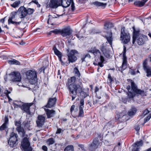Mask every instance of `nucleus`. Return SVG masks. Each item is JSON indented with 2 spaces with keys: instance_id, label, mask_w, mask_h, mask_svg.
Masks as SVG:
<instances>
[{
  "instance_id": "1",
  "label": "nucleus",
  "mask_w": 151,
  "mask_h": 151,
  "mask_svg": "<svg viewBox=\"0 0 151 151\" xmlns=\"http://www.w3.org/2000/svg\"><path fill=\"white\" fill-rule=\"evenodd\" d=\"M67 86L69 94L72 97V101L76 97L77 93H81L83 91V86L82 80L76 79L75 76L68 79Z\"/></svg>"
},
{
  "instance_id": "2",
  "label": "nucleus",
  "mask_w": 151,
  "mask_h": 151,
  "mask_svg": "<svg viewBox=\"0 0 151 151\" xmlns=\"http://www.w3.org/2000/svg\"><path fill=\"white\" fill-rule=\"evenodd\" d=\"M133 30L132 37V43L134 44L136 40L139 45H142L147 40V37L144 35L141 34L139 30H136L134 27H133Z\"/></svg>"
},
{
  "instance_id": "3",
  "label": "nucleus",
  "mask_w": 151,
  "mask_h": 151,
  "mask_svg": "<svg viewBox=\"0 0 151 151\" xmlns=\"http://www.w3.org/2000/svg\"><path fill=\"white\" fill-rule=\"evenodd\" d=\"M34 11L33 9L28 8L27 9L24 6H20L17 11L18 14L20 19H24L28 15L32 14Z\"/></svg>"
},
{
  "instance_id": "4",
  "label": "nucleus",
  "mask_w": 151,
  "mask_h": 151,
  "mask_svg": "<svg viewBox=\"0 0 151 151\" xmlns=\"http://www.w3.org/2000/svg\"><path fill=\"white\" fill-rule=\"evenodd\" d=\"M27 79L32 84L36 82L37 78V72L35 70H29L27 71L26 73Z\"/></svg>"
},
{
  "instance_id": "5",
  "label": "nucleus",
  "mask_w": 151,
  "mask_h": 151,
  "mask_svg": "<svg viewBox=\"0 0 151 151\" xmlns=\"http://www.w3.org/2000/svg\"><path fill=\"white\" fill-rule=\"evenodd\" d=\"M101 136L100 135L98 137L95 138L93 140L91 143L89 145V148L91 151H94L95 149L98 148L99 146L101 145V143L99 142V138L101 139Z\"/></svg>"
},
{
  "instance_id": "6",
  "label": "nucleus",
  "mask_w": 151,
  "mask_h": 151,
  "mask_svg": "<svg viewBox=\"0 0 151 151\" xmlns=\"http://www.w3.org/2000/svg\"><path fill=\"white\" fill-rule=\"evenodd\" d=\"M18 136L17 134L13 132L10 135V137L8 141V144L10 147H15L17 143V137Z\"/></svg>"
},
{
  "instance_id": "7",
  "label": "nucleus",
  "mask_w": 151,
  "mask_h": 151,
  "mask_svg": "<svg viewBox=\"0 0 151 151\" xmlns=\"http://www.w3.org/2000/svg\"><path fill=\"white\" fill-rule=\"evenodd\" d=\"M126 49L124 46H123V51L122 52L123 55V62L121 66L118 68V70L122 72L123 71L125 70L127 67V57L125 55Z\"/></svg>"
},
{
  "instance_id": "8",
  "label": "nucleus",
  "mask_w": 151,
  "mask_h": 151,
  "mask_svg": "<svg viewBox=\"0 0 151 151\" xmlns=\"http://www.w3.org/2000/svg\"><path fill=\"white\" fill-rule=\"evenodd\" d=\"M30 143L28 139L24 137L21 142V147L25 151H32V148L30 147Z\"/></svg>"
},
{
  "instance_id": "9",
  "label": "nucleus",
  "mask_w": 151,
  "mask_h": 151,
  "mask_svg": "<svg viewBox=\"0 0 151 151\" xmlns=\"http://www.w3.org/2000/svg\"><path fill=\"white\" fill-rule=\"evenodd\" d=\"M148 59H145L142 61V67L146 73V76L150 77L151 76V68L148 65Z\"/></svg>"
},
{
  "instance_id": "10",
  "label": "nucleus",
  "mask_w": 151,
  "mask_h": 151,
  "mask_svg": "<svg viewBox=\"0 0 151 151\" xmlns=\"http://www.w3.org/2000/svg\"><path fill=\"white\" fill-rule=\"evenodd\" d=\"M60 3L62 6L65 8L68 7L71 4L72 10L73 11L75 9V7L73 0H61Z\"/></svg>"
},
{
  "instance_id": "11",
  "label": "nucleus",
  "mask_w": 151,
  "mask_h": 151,
  "mask_svg": "<svg viewBox=\"0 0 151 151\" xmlns=\"http://www.w3.org/2000/svg\"><path fill=\"white\" fill-rule=\"evenodd\" d=\"M61 0H50L49 3L47 4V8H50L52 9L57 8L60 5V1Z\"/></svg>"
},
{
  "instance_id": "12",
  "label": "nucleus",
  "mask_w": 151,
  "mask_h": 151,
  "mask_svg": "<svg viewBox=\"0 0 151 151\" xmlns=\"http://www.w3.org/2000/svg\"><path fill=\"white\" fill-rule=\"evenodd\" d=\"M77 53V51L75 50H73L68 52L67 54L68 59L69 63L75 62L77 60V58L75 55V54Z\"/></svg>"
},
{
  "instance_id": "13",
  "label": "nucleus",
  "mask_w": 151,
  "mask_h": 151,
  "mask_svg": "<svg viewBox=\"0 0 151 151\" xmlns=\"http://www.w3.org/2000/svg\"><path fill=\"white\" fill-rule=\"evenodd\" d=\"M120 38L124 44H127L130 40L129 34L125 33L124 29L123 30V29H122Z\"/></svg>"
},
{
  "instance_id": "14",
  "label": "nucleus",
  "mask_w": 151,
  "mask_h": 151,
  "mask_svg": "<svg viewBox=\"0 0 151 151\" xmlns=\"http://www.w3.org/2000/svg\"><path fill=\"white\" fill-rule=\"evenodd\" d=\"M17 13H18L17 11H14L11 13L8 20V23L9 24H14L15 26H17L18 25L21 23V22H17L14 21L12 20V19L15 17V16H16Z\"/></svg>"
},
{
  "instance_id": "15",
  "label": "nucleus",
  "mask_w": 151,
  "mask_h": 151,
  "mask_svg": "<svg viewBox=\"0 0 151 151\" xmlns=\"http://www.w3.org/2000/svg\"><path fill=\"white\" fill-rule=\"evenodd\" d=\"M134 114H125L122 115V114H117L116 118L117 117V119L120 121H125L128 120L131 117H132L133 115Z\"/></svg>"
},
{
  "instance_id": "16",
  "label": "nucleus",
  "mask_w": 151,
  "mask_h": 151,
  "mask_svg": "<svg viewBox=\"0 0 151 151\" xmlns=\"http://www.w3.org/2000/svg\"><path fill=\"white\" fill-rule=\"evenodd\" d=\"M34 103L33 102L24 103L22 105V106H20V108L22 110L23 112L30 113L31 112L30 111V107Z\"/></svg>"
},
{
  "instance_id": "17",
  "label": "nucleus",
  "mask_w": 151,
  "mask_h": 151,
  "mask_svg": "<svg viewBox=\"0 0 151 151\" xmlns=\"http://www.w3.org/2000/svg\"><path fill=\"white\" fill-rule=\"evenodd\" d=\"M95 56V59L99 58L100 61H101L102 62H104L105 61V59L103 56V54H101L99 50L96 49L94 47V52L93 54Z\"/></svg>"
},
{
  "instance_id": "18",
  "label": "nucleus",
  "mask_w": 151,
  "mask_h": 151,
  "mask_svg": "<svg viewBox=\"0 0 151 151\" xmlns=\"http://www.w3.org/2000/svg\"><path fill=\"white\" fill-rule=\"evenodd\" d=\"M12 81L14 82H19L21 81L22 77L20 73L18 72H14L11 73Z\"/></svg>"
},
{
  "instance_id": "19",
  "label": "nucleus",
  "mask_w": 151,
  "mask_h": 151,
  "mask_svg": "<svg viewBox=\"0 0 151 151\" xmlns=\"http://www.w3.org/2000/svg\"><path fill=\"white\" fill-rule=\"evenodd\" d=\"M72 29L69 27L65 28L60 31L61 35L63 37H68L70 36L72 33Z\"/></svg>"
},
{
  "instance_id": "20",
  "label": "nucleus",
  "mask_w": 151,
  "mask_h": 151,
  "mask_svg": "<svg viewBox=\"0 0 151 151\" xmlns=\"http://www.w3.org/2000/svg\"><path fill=\"white\" fill-rule=\"evenodd\" d=\"M45 118L42 115H39L36 121V123L38 127H41L44 124Z\"/></svg>"
},
{
  "instance_id": "21",
  "label": "nucleus",
  "mask_w": 151,
  "mask_h": 151,
  "mask_svg": "<svg viewBox=\"0 0 151 151\" xmlns=\"http://www.w3.org/2000/svg\"><path fill=\"white\" fill-rule=\"evenodd\" d=\"M56 101V99L55 98H50L46 106V107L47 108H50L54 106L55 104Z\"/></svg>"
},
{
  "instance_id": "22",
  "label": "nucleus",
  "mask_w": 151,
  "mask_h": 151,
  "mask_svg": "<svg viewBox=\"0 0 151 151\" xmlns=\"http://www.w3.org/2000/svg\"><path fill=\"white\" fill-rule=\"evenodd\" d=\"M2 121L4 122V123L0 127V130H1L4 129L6 127V125L8 123L9 121L8 117L5 116V117H3Z\"/></svg>"
},
{
  "instance_id": "23",
  "label": "nucleus",
  "mask_w": 151,
  "mask_h": 151,
  "mask_svg": "<svg viewBox=\"0 0 151 151\" xmlns=\"http://www.w3.org/2000/svg\"><path fill=\"white\" fill-rule=\"evenodd\" d=\"M106 37L109 44L111 45L112 41V33H110L108 34L106 36Z\"/></svg>"
},
{
  "instance_id": "24",
  "label": "nucleus",
  "mask_w": 151,
  "mask_h": 151,
  "mask_svg": "<svg viewBox=\"0 0 151 151\" xmlns=\"http://www.w3.org/2000/svg\"><path fill=\"white\" fill-rule=\"evenodd\" d=\"M127 81L128 82H129L130 83L131 86V88L133 91L134 92L137 89V86L136 84L131 80L128 79H127Z\"/></svg>"
},
{
  "instance_id": "25",
  "label": "nucleus",
  "mask_w": 151,
  "mask_h": 151,
  "mask_svg": "<svg viewBox=\"0 0 151 151\" xmlns=\"http://www.w3.org/2000/svg\"><path fill=\"white\" fill-rule=\"evenodd\" d=\"M84 104V100L83 99H81L80 100V106L79 107V113H83V105Z\"/></svg>"
},
{
  "instance_id": "26",
  "label": "nucleus",
  "mask_w": 151,
  "mask_h": 151,
  "mask_svg": "<svg viewBox=\"0 0 151 151\" xmlns=\"http://www.w3.org/2000/svg\"><path fill=\"white\" fill-rule=\"evenodd\" d=\"M52 50L54 51L55 54L58 57H60V55H62V53L57 49L55 45L53 46Z\"/></svg>"
},
{
  "instance_id": "27",
  "label": "nucleus",
  "mask_w": 151,
  "mask_h": 151,
  "mask_svg": "<svg viewBox=\"0 0 151 151\" xmlns=\"http://www.w3.org/2000/svg\"><path fill=\"white\" fill-rule=\"evenodd\" d=\"M8 63L10 65L15 64L16 65H19L20 63L18 61L14 59H12L8 60Z\"/></svg>"
},
{
  "instance_id": "28",
  "label": "nucleus",
  "mask_w": 151,
  "mask_h": 151,
  "mask_svg": "<svg viewBox=\"0 0 151 151\" xmlns=\"http://www.w3.org/2000/svg\"><path fill=\"white\" fill-rule=\"evenodd\" d=\"M62 15H63V14H61V15H59L56 14H53L52 15H49V18L48 20V21H47L48 23L49 24H50V22L51 21V19L52 18H57L58 16H61ZM50 24H53V23L51 24V23H50Z\"/></svg>"
},
{
  "instance_id": "29",
  "label": "nucleus",
  "mask_w": 151,
  "mask_h": 151,
  "mask_svg": "<svg viewBox=\"0 0 151 151\" xmlns=\"http://www.w3.org/2000/svg\"><path fill=\"white\" fill-rule=\"evenodd\" d=\"M16 129L18 132L19 133L22 134L23 137L25 136V132L23 128L20 127L18 128H16Z\"/></svg>"
},
{
  "instance_id": "30",
  "label": "nucleus",
  "mask_w": 151,
  "mask_h": 151,
  "mask_svg": "<svg viewBox=\"0 0 151 151\" xmlns=\"http://www.w3.org/2000/svg\"><path fill=\"white\" fill-rule=\"evenodd\" d=\"M93 4L94 5L97 6H105L106 5V3L104 4L102 3L97 1L93 2Z\"/></svg>"
},
{
  "instance_id": "31",
  "label": "nucleus",
  "mask_w": 151,
  "mask_h": 151,
  "mask_svg": "<svg viewBox=\"0 0 151 151\" xmlns=\"http://www.w3.org/2000/svg\"><path fill=\"white\" fill-rule=\"evenodd\" d=\"M20 4V1H16L14 2L12 4H11V6L14 8H16L18 7Z\"/></svg>"
},
{
  "instance_id": "32",
  "label": "nucleus",
  "mask_w": 151,
  "mask_h": 151,
  "mask_svg": "<svg viewBox=\"0 0 151 151\" xmlns=\"http://www.w3.org/2000/svg\"><path fill=\"white\" fill-rule=\"evenodd\" d=\"M113 26V24L111 22H108L104 24V28L107 29L112 27Z\"/></svg>"
},
{
  "instance_id": "33",
  "label": "nucleus",
  "mask_w": 151,
  "mask_h": 151,
  "mask_svg": "<svg viewBox=\"0 0 151 151\" xmlns=\"http://www.w3.org/2000/svg\"><path fill=\"white\" fill-rule=\"evenodd\" d=\"M148 0H143L141 1H138L136 3V5H137L139 7H141L143 6L145 3Z\"/></svg>"
},
{
  "instance_id": "34",
  "label": "nucleus",
  "mask_w": 151,
  "mask_h": 151,
  "mask_svg": "<svg viewBox=\"0 0 151 151\" xmlns=\"http://www.w3.org/2000/svg\"><path fill=\"white\" fill-rule=\"evenodd\" d=\"M143 145V142L142 140L137 142L135 143L133 145L134 147H141Z\"/></svg>"
},
{
  "instance_id": "35",
  "label": "nucleus",
  "mask_w": 151,
  "mask_h": 151,
  "mask_svg": "<svg viewBox=\"0 0 151 151\" xmlns=\"http://www.w3.org/2000/svg\"><path fill=\"white\" fill-rule=\"evenodd\" d=\"M73 72L75 74V75L76 77H79L80 76V73L78 69L76 67H75L74 68Z\"/></svg>"
},
{
  "instance_id": "36",
  "label": "nucleus",
  "mask_w": 151,
  "mask_h": 151,
  "mask_svg": "<svg viewBox=\"0 0 151 151\" xmlns=\"http://www.w3.org/2000/svg\"><path fill=\"white\" fill-rule=\"evenodd\" d=\"M64 151H73V147L72 145H68L65 149Z\"/></svg>"
},
{
  "instance_id": "37",
  "label": "nucleus",
  "mask_w": 151,
  "mask_h": 151,
  "mask_svg": "<svg viewBox=\"0 0 151 151\" xmlns=\"http://www.w3.org/2000/svg\"><path fill=\"white\" fill-rule=\"evenodd\" d=\"M134 92L138 95H142L144 94V91L143 90L137 89Z\"/></svg>"
},
{
  "instance_id": "38",
  "label": "nucleus",
  "mask_w": 151,
  "mask_h": 151,
  "mask_svg": "<svg viewBox=\"0 0 151 151\" xmlns=\"http://www.w3.org/2000/svg\"><path fill=\"white\" fill-rule=\"evenodd\" d=\"M137 109L135 107H132L129 111L128 113H135L137 112Z\"/></svg>"
},
{
  "instance_id": "39",
  "label": "nucleus",
  "mask_w": 151,
  "mask_h": 151,
  "mask_svg": "<svg viewBox=\"0 0 151 151\" xmlns=\"http://www.w3.org/2000/svg\"><path fill=\"white\" fill-rule=\"evenodd\" d=\"M54 142V140L52 138L49 139L47 141V143L49 145L53 144Z\"/></svg>"
},
{
  "instance_id": "40",
  "label": "nucleus",
  "mask_w": 151,
  "mask_h": 151,
  "mask_svg": "<svg viewBox=\"0 0 151 151\" xmlns=\"http://www.w3.org/2000/svg\"><path fill=\"white\" fill-rule=\"evenodd\" d=\"M45 110L46 113H54L55 112V111L53 110H50L48 109H45Z\"/></svg>"
},
{
  "instance_id": "41",
  "label": "nucleus",
  "mask_w": 151,
  "mask_h": 151,
  "mask_svg": "<svg viewBox=\"0 0 151 151\" xmlns=\"http://www.w3.org/2000/svg\"><path fill=\"white\" fill-rule=\"evenodd\" d=\"M151 118V114H149V115H148L144 119V123H145L147 121H148Z\"/></svg>"
},
{
  "instance_id": "42",
  "label": "nucleus",
  "mask_w": 151,
  "mask_h": 151,
  "mask_svg": "<svg viewBox=\"0 0 151 151\" xmlns=\"http://www.w3.org/2000/svg\"><path fill=\"white\" fill-rule=\"evenodd\" d=\"M100 50L103 52V54H104V52L105 51L106 49H105V47L104 46V44H103L101 45L100 46Z\"/></svg>"
},
{
  "instance_id": "43",
  "label": "nucleus",
  "mask_w": 151,
  "mask_h": 151,
  "mask_svg": "<svg viewBox=\"0 0 151 151\" xmlns=\"http://www.w3.org/2000/svg\"><path fill=\"white\" fill-rule=\"evenodd\" d=\"M135 96V95L131 92L129 91L128 94V96L129 98L132 99Z\"/></svg>"
},
{
  "instance_id": "44",
  "label": "nucleus",
  "mask_w": 151,
  "mask_h": 151,
  "mask_svg": "<svg viewBox=\"0 0 151 151\" xmlns=\"http://www.w3.org/2000/svg\"><path fill=\"white\" fill-rule=\"evenodd\" d=\"M99 99H96L95 101H93V104H95L97 103H98L99 104H101L102 101L99 100Z\"/></svg>"
},
{
  "instance_id": "45",
  "label": "nucleus",
  "mask_w": 151,
  "mask_h": 151,
  "mask_svg": "<svg viewBox=\"0 0 151 151\" xmlns=\"http://www.w3.org/2000/svg\"><path fill=\"white\" fill-rule=\"evenodd\" d=\"M114 135L113 132H110L109 134L106 135L107 137H110L111 138H113L114 137Z\"/></svg>"
},
{
  "instance_id": "46",
  "label": "nucleus",
  "mask_w": 151,
  "mask_h": 151,
  "mask_svg": "<svg viewBox=\"0 0 151 151\" xmlns=\"http://www.w3.org/2000/svg\"><path fill=\"white\" fill-rule=\"evenodd\" d=\"M23 124L24 125L25 128H28L29 126V123L28 122L25 121L23 122Z\"/></svg>"
},
{
  "instance_id": "47",
  "label": "nucleus",
  "mask_w": 151,
  "mask_h": 151,
  "mask_svg": "<svg viewBox=\"0 0 151 151\" xmlns=\"http://www.w3.org/2000/svg\"><path fill=\"white\" fill-rule=\"evenodd\" d=\"M15 124L17 127V128L21 127V122L20 121L16 122H15Z\"/></svg>"
},
{
  "instance_id": "48",
  "label": "nucleus",
  "mask_w": 151,
  "mask_h": 151,
  "mask_svg": "<svg viewBox=\"0 0 151 151\" xmlns=\"http://www.w3.org/2000/svg\"><path fill=\"white\" fill-rule=\"evenodd\" d=\"M73 115L72 114V116L74 118H76V117H83V114H78L77 115H75V114H73Z\"/></svg>"
},
{
  "instance_id": "49",
  "label": "nucleus",
  "mask_w": 151,
  "mask_h": 151,
  "mask_svg": "<svg viewBox=\"0 0 151 151\" xmlns=\"http://www.w3.org/2000/svg\"><path fill=\"white\" fill-rule=\"evenodd\" d=\"M150 110H151V108H150L149 109H146L144 111L143 113H149L151 112Z\"/></svg>"
},
{
  "instance_id": "50",
  "label": "nucleus",
  "mask_w": 151,
  "mask_h": 151,
  "mask_svg": "<svg viewBox=\"0 0 151 151\" xmlns=\"http://www.w3.org/2000/svg\"><path fill=\"white\" fill-rule=\"evenodd\" d=\"M11 93V91H8L7 90H5L4 91L5 94L6 95L7 97L9 98L8 94Z\"/></svg>"
},
{
  "instance_id": "51",
  "label": "nucleus",
  "mask_w": 151,
  "mask_h": 151,
  "mask_svg": "<svg viewBox=\"0 0 151 151\" xmlns=\"http://www.w3.org/2000/svg\"><path fill=\"white\" fill-rule=\"evenodd\" d=\"M108 78H109L110 82H111L113 81V79L110 74H109L108 75Z\"/></svg>"
},
{
  "instance_id": "52",
  "label": "nucleus",
  "mask_w": 151,
  "mask_h": 151,
  "mask_svg": "<svg viewBox=\"0 0 151 151\" xmlns=\"http://www.w3.org/2000/svg\"><path fill=\"white\" fill-rule=\"evenodd\" d=\"M100 62L98 63V65H99L101 67H102L104 66L103 63L104 62H102L101 61H100Z\"/></svg>"
},
{
  "instance_id": "53",
  "label": "nucleus",
  "mask_w": 151,
  "mask_h": 151,
  "mask_svg": "<svg viewBox=\"0 0 151 151\" xmlns=\"http://www.w3.org/2000/svg\"><path fill=\"white\" fill-rule=\"evenodd\" d=\"M13 105L14 108H18V107H19L20 108V106H22L19 105L14 103H13Z\"/></svg>"
},
{
  "instance_id": "54",
  "label": "nucleus",
  "mask_w": 151,
  "mask_h": 151,
  "mask_svg": "<svg viewBox=\"0 0 151 151\" xmlns=\"http://www.w3.org/2000/svg\"><path fill=\"white\" fill-rule=\"evenodd\" d=\"M42 149L44 151H47V148L46 146H43L42 147Z\"/></svg>"
},
{
  "instance_id": "55",
  "label": "nucleus",
  "mask_w": 151,
  "mask_h": 151,
  "mask_svg": "<svg viewBox=\"0 0 151 151\" xmlns=\"http://www.w3.org/2000/svg\"><path fill=\"white\" fill-rule=\"evenodd\" d=\"M75 107V106L74 105H73L71 107L70 109V111L71 112H72L73 110H74V109Z\"/></svg>"
},
{
  "instance_id": "56",
  "label": "nucleus",
  "mask_w": 151,
  "mask_h": 151,
  "mask_svg": "<svg viewBox=\"0 0 151 151\" xmlns=\"http://www.w3.org/2000/svg\"><path fill=\"white\" fill-rule=\"evenodd\" d=\"M104 143L105 145H110V143L107 140H105L104 142Z\"/></svg>"
},
{
  "instance_id": "57",
  "label": "nucleus",
  "mask_w": 151,
  "mask_h": 151,
  "mask_svg": "<svg viewBox=\"0 0 151 151\" xmlns=\"http://www.w3.org/2000/svg\"><path fill=\"white\" fill-rule=\"evenodd\" d=\"M47 118H50L53 116V114H46Z\"/></svg>"
},
{
  "instance_id": "58",
  "label": "nucleus",
  "mask_w": 151,
  "mask_h": 151,
  "mask_svg": "<svg viewBox=\"0 0 151 151\" xmlns=\"http://www.w3.org/2000/svg\"><path fill=\"white\" fill-rule=\"evenodd\" d=\"M139 148L138 147H134L132 149V151H139Z\"/></svg>"
},
{
  "instance_id": "59",
  "label": "nucleus",
  "mask_w": 151,
  "mask_h": 151,
  "mask_svg": "<svg viewBox=\"0 0 151 151\" xmlns=\"http://www.w3.org/2000/svg\"><path fill=\"white\" fill-rule=\"evenodd\" d=\"M99 90V89L98 87L97 86H96L95 88V92L96 93V92H98Z\"/></svg>"
},
{
  "instance_id": "60",
  "label": "nucleus",
  "mask_w": 151,
  "mask_h": 151,
  "mask_svg": "<svg viewBox=\"0 0 151 151\" xmlns=\"http://www.w3.org/2000/svg\"><path fill=\"white\" fill-rule=\"evenodd\" d=\"M61 131V129H58L57 132H56V134H60Z\"/></svg>"
},
{
  "instance_id": "61",
  "label": "nucleus",
  "mask_w": 151,
  "mask_h": 151,
  "mask_svg": "<svg viewBox=\"0 0 151 151\" xmlns=\"http://www.w3.org/2000/svg\"><path fill=\"white\" fill-rule=\"evenodd\" d=\"M94 47L93 48V49L91 50H90L88 51V52H91V53L94 54Z\"/></svg>"
},
{
  "instance_id": "62",
  "label": "nucleus",
  "mask_w": 151,
  "mask_h": 151,
  "mask_svg": "<svg viewBox=\"0 0 151 151\" xmlns=\"http://www.w3.org/2000/svg\"><path fill=\"white\" fill-rule=\"evenodd\" d=\"M110 124H111V123L110 122H109L107 123V126H109L110 127H110H112V126L111 125H110Z\"/></svg>"
},
{
  "instance_id": "63",
  "label": "nucleus",
  "mask_w": 151,
  "mask_h": 151,
  "mask_svg": "<svg viewBox=\"0 0 151 151\" xmlns=\"http://www.w3.org/2000/svg\"><path fill=\"white\" fill-rule=\"evenodd\" d=\"M32 2H33V3H35L36 4H38V2L36 0H32Z\"/></svg>"
},
{
  "instance_id": "64",
  "label": "nucleus",
  "mask_w": 151,
  "mask_h": 151,
  "mask_svg": "<svg viewBox=\"0 0 151 151\" xmlns=\"http://www.w3.org/2000/svg\"><path fill=\"white\" fill-rule=\"evenodd\" d=\"M91 56L90 55L88 54H87L85 56V58L88 57V58H91Z\"/></svg>"
}]
</instances>
